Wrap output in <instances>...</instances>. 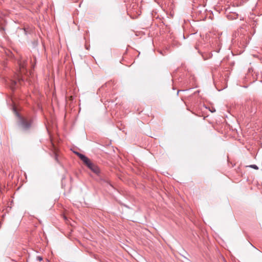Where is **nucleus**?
I'll list each match as a JSON object with an SVG mask.
<instances>
[{"mask_svg": "<svg viewBox=\"0 0 262 262\" xmlns=\"http://www.w3.org/2000/svg\"><path fill=\"white\" fill-rule=\"evenodd\" d=\"M235 36V41H237L243 48L246 47L249 42L250 37L248 32L242 28L238 30Z\"/></svg>", "mask_w": 262, "mask_h": 262, "instance_id": "1", "label": "nucleus"}, {"mask_svg": "<svg viewBox=\"0 0 262 262\" xmlns=\"http://www.w3.org/2000/svg\"><path fill=\"white\" fill-rule=\"evenodd\" d=\"M79 157L81 161L86 165V166L91 169L97 176H99L100 173V169L99 167L94 163H92L90 160L85 155L79 152H75Z\"/></svg>", "mask_w": 262, "mask_h": 262, "instance_id": "2", "label": "nucleus"}, {"mask_svg": "<svg viewBox=\"0 0 262 262\" xmlns=\"http://www.w3.org/2000/svg\"><path fill=\"white\" fill-rule=\"evenodd\" d=\"M13 110L14 114L18 118V125L25 130L29 129L32 125L33 122L32 119H30L28 120L25 117H22L17 112L15 107H13Z\"/></svg>", "mask_w": 262, "mask_h": 262, "instance_id": "3", "label": "nucleus"}, {"mask_svg": "<svg viewBox=\"0 0 262 262\" xmlns=\"http://www.w3.org/2000/svg\"><path fill=\"white\" fill-rule=\"evenodd\" d=\"M19 69H20V71H21L26 68V63L24 61L23 62L20 61L19 62Z\"/></svg>", "mask_w": 262, "mask_h": 262, "instance_id": "4", "label": "nucleus"}, {"mask_svg": "<svg viewBox=\"0 0 262 262\" xmlns=\"http://www.w3.org/2000/svg\"><path fill=\"white\" fill-rule=\"evenodd\" d=\"M237 17L238 14L236 13H233L228 15V19L231 20L235 19L237 18Z\"/></svg>", "mask_w": 262, "mask_h": 262, "instance_id": "5", "label": "nucleus"}, {"mask_svg": "<svg viewBox=\"0 0 262 262\" xmlns=\"http://www.w3.org/2000/svg\"><path fill=\"white\" fill-rule=\"evenodd\" d=\"M11 82L12 88L16 85L17 82V81L15 80H11Z\"/></svg>", "mask_w": 262, "mask_h": 262, "instance_id": "6", "label": "nucleus"}, {"mask_svg": "<svg viewBox=\"0 0 262 262\" xmlns=\"http://www.w3.org/2000/svg\"><path fill=\"white\" fill-rule=\"evenodd\" d=\"M248 167H249L250 168H252L256 169V170L258 169V166L256 165H255V164L249 165V166H248Z\"/></svg>", "mask_w": 262, "mask_h": 262, "instance_id": "7", "label": "nucleus"}, {"mask_svg": "<svg viewBox=\"0 0 262 262\" xmlns=\"http://www.w3.org/2000/svg\"><path fill=\"white\" fill-rule=\"evenodd\" d=\"M37 259L39 261H41L42 260V258L41 256H37Z\"/></svg>", "mask_w": 262, "mask_h": 262, "instance_id": "8", "label": "nucleus"}, {"mask_svg": "<svg viewBox=\"0 0 262 262\" xmlns=\"http://www.w3.org/2000/svg\"><path fill=\"white\" fill-rule=\"evenodd\" d=\"M185 90H182V91H185ZM181 91V90H179L178 92H177V95H178L179 94V93Z\"/></svg>", "mask_w": 262, "mask_h": 262, "instance_id": "9", "label": "nucleus"}, {"mask_svg": "<svg viewBox=\"0 0 262 262\" xmlns=\"http://www.w3.org/2000/svg\"><path fill=\"white\" fill-rule=\"evenodd\" d=\"M199 92H200V91H196V92H195L194 93V94L195 95V94H196L199 93Z\"/></svg>", "mask_w": 262, "mask_h": 262, "instance_id": "10", "label": "nucleus"}, {"mask_svg": "<svg viewBox=\"0 0 262 262\" xmlns=\"http://www.w3.org/2000/svg\"><path fill=\"white\" fill-rule=\"evenodd\" d=\"M202 56H203V57L204 58V59H205H205H206V58H205V57H204V56H203V55H202Z\"/></svg>", "mask_w": 262, "mask_h": 262, "instance_id": "11", "label": "nucleus"}, {"mask_svg": "<svg viewBox=\"0 0 262 262\" xmlns=\"http://www.w3.org/2000/svg\"><path fill=\"white\" fill-rule=\"evenodd\" d=\"M242 19H243V18H240V20H242Z\"/></svg>", "mask_w": 262, "mask_h": 262, "instance_id": "12", "label": "nucleus"}]
</instances>
